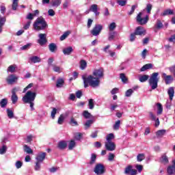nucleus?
<instances>
[{"instance_id": "1a4fd4ad", "label": "nucleus", "mask_w": 175, "mask_h": 175, "mask_svg": "<svg viewBox=\"0 0 175 175\" xmlns=\"http://www.w3.org/2000/svg\"><path fill=\"white\" fill-rule=\"evenodd\" d=\"M20 91V88H14L12 90V96L11 100L13 103V105H16L17 103V101L18 100V97L17 96V94H16V92Z\"/></svg>"}, {"instance_id": "8fccbe9b", "label": "nucleus", "mask_w": 175, "mask_h": 175, "mask_svg": "<svg viewBox=\"0 0 175 175\" xmlns=\"http://www.w3.org/2000/svg\"><path fill=\"white\" fill-rule=\"evenodd\" d=\"M169 14H173V10L170 9L166 10L161 14V16H169Z\"/></svg>"}, {"instance_id": "338daca9", "label": "nucleus", "mask_w": 175, "mask_h": 175, "mask_svg": "<svg viewBox=\"0 0 175 175\" xmlns=\"http://www.w3.org/2000/svg\"><path fill=\"white\" fill-rule=\"evenodd\" d=\"M120 79H121L122 83H126V81L128 80L126 79V77H125V74H124V73L120 74Z\"/></svg>"}, {"instance_id": "423d86ee", "label": "nucleus", "mask_w": 175, "mask_h": 175, "mask_svg": "<svg viewBox=\"0 0 175 175\" xmlns=\"http://www.w3.org/2000/svg\"><path fill=\"white\" fill-rule=\"evenodd\" d=\"M167 94L170 96V100L167 101L165 106L167 109H170V106H172V100H173V98L174 96V88L173 87L170 88L167 90Z\"/></svg>"}, {"instance_id": "37998d69", "label": "nucleus", "mask_w": 175, "mask_h": 175, "mask_svg": "<svg viewBox=\"0 0 175 175\" xmlns=\"http://www.w3.org/2000/svg\"><path fill=\"white\" fill-rule=\"evenodd\" d=\"M8 105V99L6 98H3L1 101H0V106L1 107L3 108V107H6V105Z\"/></svg>"}, {"instance_id": "2f4dec72", "label": "nucleus", "mask_w": 175, "mask_h": 175, "mask_svg": "<svg viewBox=\"0 0 175 175\" xmlns=\"http://www.w3.org/2000/svg\"><path fill=\"white\" fill-rule=\"evenodd\" d=\"M149 78L150 76L145 75L139 77V80L141 83H145V81H147Z\"/></svg>"}, {"instance_id": "4468645a", "label": "nucleus", "mask_w": 175, "mask_h": 175, "mask_svg": "<svg viewBox=\"0 0 175 175\" xmlns=\"http://www.w3.org/2000/svg\"><path fill=\"white\" fill-rule=\"evenodd\" d=\"M103 68H98L96 70H94L93 72V76L95 77H97V79H100V77H103Z\"/></svg>"}, {"instance_id": "9b49d317", "label": "nucleus", "mask_w": 175, "mask_h": 175, "mask_svg": "<svg viewBox=\"0 0 175 175\" xmlns=\"http://www.w3.org/2000/svg\"><path fill=\"white\" fill-rule=\"evenodd\" d=\"M124 174L136 175L137 174V170H133L132 165H129L124 170Z\"/></svg>"}, {"instance_id": "13d9d810", "label": "nucleus", "mask_w": 175, "mask_h": 175, "mask_svg": "<svg viewBox=\"0 0 175 175\" xmlns=\"http://www.w3.org/2000/svg\"><path fill=\"white\" fill-rule=\"evenodd\" d=\"M116 35V31H110L109 33V40L111 41L113 39H114V36Z\"/></svg>"}, {"instance_id": "79ce46f5", "label": "nucleus", "mask_w": 175, "mask_h": 175, "mask_svg": "<svg viewBox=\"0 0 175 175\" xmlns=\"http://www.w3.org/2000/svg\"><path fill=\"white\" fill-rule=\"evenodd\" d=\"M94 124V120H89L85 123V129H88L91 125Z\"/></svg>"}, {"instance_id": "6ab92c4d", "label": "nucleus", "mask_w": 175, "mask_h": 175, "mask_svg": "<svg viewBox=\"0 0 175 175\" xmlns=\"http://www.w3.org/2000/svg\"><path fill=\"white\" fill-rule=\"evenodd\" d=\"M159 73L154 72V89L157 88L158 87V81H159Z\"/></svg>"}, {"instance_id": "20e7f679", "label": "nucleus", "mask_w": 175, "mask_h": 175, "mask_svg": "<svg viewBox=\"0 0 175 175\" xmlns=\"http://www.w3.org/2000/svg\"><path fill=\"white\" fill-rule=\"evenodd\" d=\"M35 98H36V92L29 90L23 97L22 100L24 103H28V102H34Z\"/></svg>"}, {"instance_id": "0e129e2a", "label": "nucleus", "mask_w": 175, "mask_h": 175, "mask_svg": "<svg viewBox=\"0 0 175 175\" xmlns=\"http://www.w3.org/2000/svg\"><path fill=\"white\" fill-rule=\"evenodd\" d=\"M114 138V134L110 133L108 135H107V142H111L113 139Z\"/></svg>"}, {"instance_id": "680f3d73", "label": "nucleus", "mask_w": 175, "mask_h": 175, "mask_svg": "<svg viewBox=\"0 0 175 175\" xmlns=\"http://www.w3.org/2000/svg\"><path fill=\"white\" fill-rule=\"evenodd\" d=\"M81 136H83L81 133H77L75 134L74 137L75 140H80L81 139Z\"/></svg>"}, {"instance_id": "bb28decb", "label": "nucleus", "mask_w": 175, "mask_h": 175, "mask_svg": "<svg viewBox=\"0 0 175 175\" xmlns=\"http://www.w3.org/2000/svg\"><path fill=\"white\" fill-rule=\"evenodd\" d=\"M166 133V130H159L157 132H156V137H158V139H160L161 137H163L165 136V134Z\"/></svg>"}, {"instance_id": "864d4df0", "label": "nucleus", "mask_w": 175, "mask_h": 175, "mask_svg": "<svg viewBox=\"0 0 175 175\" xmlns=\"http://www.w3.org/2000/svg\"><path fill=\"white\" fill-rule=\"evenodd\" d=\"M146 157L144 156V154H139L137 156V159L138 162H142V161H144Z\"/></svg>"}, {"instance_id": "cd10ccee", "label": "nucleus", "mask_w": 175, "mask_h": 175, "mask_svg": "<svg viewBox=\"0 0 175 175\" xmlns=\"http://www.w3.org/2000/svg\"><path fill=\"white\" fill-rule=\"evenodd\" d=\"M49 49L51 53H55V51H57V44L55 43H51L49 45Z\"/></svg>"}, {"instance_id": "b1692460", "label": "nucleus", "mask_w": 175, "mask_h": 175, "mask_svg": "<svg viewBox=\"0 0 175 175\" xmlns=\"http://www.w3.org/2000/svg\"><path fill=\"white\" fill-rule=\"evenodd\" d=\"M67 146H68V144H66V142H65V141H61L57 144V148L59 150H65Z\"/></svg>"}, {"instance_id": "69168bd1", "label": "nucleus", "mask_w": 175, "mask_h": 175, "mask_svg": "<svg viewBox=\"0 0 175 175\" xmlns=\"http://www.w3.org/2000/svg\"><path fill=\"white\" fill-rule=\"evenodd\" d=\"M115 157H116V155H114V154L109 153L108 156V161H109V162H112V161H114Z\"/></svg>"}, {"instance_id": "473e14b6", "label": "nucleus", "mask_w": 175, "mask_h": 175, "mask_svg": "<svg viewBox=\"0 0 175 175\" xmlns=\"http://www.w3.org/2000/svg\"><path fill=\"white\" fill-rule=\"evenodd\" d=\"M161 162L162 163H164V165H166V163H169V159L167 158V156L166 154H163L161 158Z\"/></svg>"}, {"instance_id": "f3484780", "label": "nucleus", "mask_w": 175, "mask_h": 175, "mask_svg": "<svg viewBox=\"0 0 175 175\" xmlns=\"http://www.w3.org/2000/svg\"><path fill=\"white\" fill-rule=\"evenodd\" d=\"M157 116H161L162 115V113H163V107L162 106V104L158 103L157 105Z\"/></svg>"}, {"instance_id": "c9c22d12", "label": "nucleus", "mask_w": 175, "mask_h": 175, "mask_svg": "<svg viewBox=\"0 0 175 175\" xmlns=\"http://www.w3.org/2000/svg\"><path fill=\"white\" fill-rule=\"evenodd\" d=\"M64 79H58L57 81V84H56V87L57 88H61L64 86Z\"/></svg>"}, {"instance_id": "aec40b11", "label": "nucleus", "mask_w": 175, "mask_h": 175, "mask_svg": "<svg viewBox=\"0 0 175 175\" xmlns=\"http://www.w3.org/2000/svg\"><path fill=\"white\" fill-rule=\"evenodd\" d=\"M153 66H154L152 65V64H145L144 66H143L141 68L140 72H146V70H148L150 69H152Z\"/></svg>"}, {"instance_id": "ddd939ff", "label": "nucleus", "mask_w": 175, "mask_h": 175, "mask_svg": "<svg viewBox=\"0 0 175 175\" xmlns=\"http://www.w3.org/2000/svg\"><path fill=\"white\" fill-rule=\"evenodd\" d=\"M162 77L165 80V84H171V83H173V80H174L172 75H167L166 73H163Z\"/></svg>"}, {"instance_id": "e2e57ef3", "label": "nucleus", "mask_w": 175, "mask_h": 175, "mask_svg": "<svg viewBox=\"0 0 175 175\" xmlns=\"http://www.w3.org/2000/svg\"><path fill=\"white\" fill-rule=\"evenodd\" d=\"M163 27V24L161 23V21H157L156 23V29H161Z\"/></svg>"}, {"instance_id": "de8ad7c7", "label": "nucleus", "mask_w": 175, "mask_h": 175, "mask_svg": "<svg viewBox=\"0 0 175 175\" xmlns=\"http://www.w3.org/2000/svg\"><path fill=\"white\" fill-rule=\"evenodd\" d=\"M121 124V121L120 120H118L115 122L114 125H113V129L115 131H118L120 129V125Z\"/></svg>"}, {"instance_id": "49530a36", "label": "nucleus", "mask_w": 175, "mask_h": 175, "mask_svg": "<svg viewBox=\"0 0 175 175\" xmlns=\"http://www.w3.org/2000/svg\"><path fill=\"white\" fill-rule=\"evenodd\" d=\"M135 90L133 89H129L128 90H126V92H125V96H126L127 98H129V96H132V94H133Z\"/></svg>"}, {"instance_id": "3c124183", "label": "nucleus", "mask_w": 175, "mask_h": 175, "mask_svg": "<svg viewBox=\"0 0 175 175\" xmlns=\"http://www.w3.org/2000/svg\"><path fill=\"white\" fill-rule=\"evenodd\" d=\"M128 1L126 0H118L117 3L118 4L119 6H125L126 5V3Z\"/></svg>"}, {"instance_id": "4c0bfd02", "label": "nucleus", "mask_w": 175, "mask_h": 175, "mask_svg": "<svg viewBox=\"0 0 175 175\" xmlns=\"http://www.w3.org/2000/svg\"><path fill=\"white\" fill-rule=\"evenodd\" d=\"M116 28H117V25L116 24V23H111L109 25V29L110 32H113V31H114L116 29Z\"/></svg>"}, {"instance_id": "0eeeda50", "label": "nucleus", "mask_w": 175, "mask_h": 175, "mask_svg": "<svg viewBox=\"0 0 175 175\" xmlns=\"http://www.w3.org/2000/svg\"><path fill=\"white\" fill-rule=\"evenodd\" d=\"M103 29V25H95L94 28L90 31V33L93 36H98L102 32V30Z\"/></svg>"}, {"instance_id": "58836bf2", "label": "nucleus", "mask_w": 175, "mask_h": 175, "mask_svg": "<svg viewBox=\"0 0 175 175\" xmlns=\"http://www.w3.org/2000/svg\"><path fill=\"white\" fill-rule=\"evenodd\" d=\"M80 68L82 70H84V69L87 68V62H85V60H81Z\"/></svg>"}, {"instance_id": "e433bc0d", "label": "nucleus", "mask_w": 175, "mask_h": 175, "mask_svg": "<svg viewBox=\"0 0 175 175\" xmlns=\"http://www.w3.org/2000/svg\"><path fill=\"white\" fill-rule=\"evenodd\" d=\"M70 125L72 126H77L79 125V123H77V121L75 120V118H71L69 122Z\"/></svg>"}, {"instance_id": "c03bdc74", "label": "nucleus", "mask_w": 175, "mask_h": 175, "mask_svg": "<svg viewBox=\"0 0 175 175\" xmlns=\"http://www.w3.org/2000/svg\"><path fill=\"white\" fill-rule=\"evenodd\" d=\"M76 147V142L75 140H71L68 144V150H73Z\"/></svg>"}, {"instance_id": "c756f323", "label": "nucleus", "mask_w": 175, "mask_h": 175, "mask_svg": "<svg viewBox=\"0 0 175 175\" xmlns=\"http://www.w3.org/2000/svg\"><path fill=\"white\" fill-rule=\"evenodd\" d=\"M23 150L27 154H33V151L32 150V149L29 148V146H28L27 145H24Z\"/></svg>"}, {"instance_id": "7c9ffc66", "label": "nucleus", "mask_w": 175, "mask_h": 175, "mask_svg": "<svg viewBox=\"0 0 175 175\" xmlns=\"http://www.w3.org/2000/svg\"><path fill=\"white\" fill-rule=\"evenodd\" d=\"M149 85L151 87L152 90H154V74H152L149 80H148Z\"/></svg>"}, {"instance_id": "9d476101", "label": "nucleus", "mask_w": 175, "mask_h": 175, "mask_svg": "<svg viewBox=\"0 0 175 175\" xmlns=\"http://www.w3.org/2000/svg\"><path fill=\"white\" fill-rule=\"evenodd\" d=\"M135 33L139 36H144L147 33V31L144 27L139 26L136 28Z\"/></svg>"}, {"instance_id": "412c9836", "label": "nucleus", "mask_w": 175, "mask_h": 175, "mask_svg": "<svg viewBox=\"0 0 175 175\" xmlns=\"http://www.w3.org/2000/svg\"><path fill=\"white\" fill-rule=\"evenodd\" d=\"M90 12H93L96 16H99V12H98V5L93 4L90 6Z\"/></svg>"}, {"instance_id": "f704fd0d", "label": "nucleus", "mask_w": 175, "mask_h": 175, "mask_svg": "<svg viewBox=\"0 0 175 175\" xmlns=\"http://www.w3.org/2000/svg\"><path fill=\"white\" fill-rule=\"evenodd\" d=\"M6 151H8V146L6 145H3L0 148V155H3V154H6Z\"/></svg>"}, {"instance_id": "5701e85b", "label": "nucleus", "mask_w": 175, "mask_h": 175, "mask_svg": "<svg viewBox=\"0 0 175 175\" xmlns=\"http://www.w3.org/2000/svg\"><path fill=\"white\" fill-rule=\"evenodd\" d=\"M62 3V0H51V5L53 8H58Z\"/></svg>"}, {"instance_id": "ea45409f", "label": "nucleus", "mask_w": 175, "mask_h": 175, "mask_svg": "<svg viewBox=\"0 0 175 175\" xmlns=\"http://www.w3.org/2000/svg\"><path fill=\"white\" fill-rule=\"evenodd\" d=\"M96 161V154H92L91 158H90V165H94L95 162Z\"/></svg>"}, {"instance_id": "f8f14e48", "label": "nucleus", "mask_w": 175, "mask_h": 175, "mask_svg": "<svg viewBox=\"0 0 175 175\" xmlns=\"http://www.w3.org/2000/svg\"><path fill=\"white\" fill-rule=\"evenodd\" d=\"M16 80H18V77L14 75H10L6 78L8 84H14V83H16Z\"/></svg>"}, {"instance_id": "6e6552de", "label": "nucleus", "mask_w": 175, "mask_h": 175, "mask_svg": "<svg viewBox=\"0 0 175 175\" xmlns=\"http://www.w3.org/2000/svg\"><path fill=\"white\" fill-rule=\"evenodd\" d=\"M39 39L38 40V43L40 46H44L47 43V34L46 33H40L38 34Z\"/></svg>"}, {"instance_id": "f257e3e1", "label": "nucleus", "mask_w": 175, "mask_h": 175, "mask_svg": "<svg viewBox=\"0 0 175 175\" xmlns=\"http://www.w3.org/2000/svg\"><path fill=\"white\" fill-rule=\"evenodd\" d=\"M82 79L83 80L85 88H87V87H88V84L89 85H90V87H92L93 88L99 87V84H100V81L99 80V78H97L96 77H94L92 75H90L88 77L85 75H83Z\"/></svg>"}, {"instance_id": "39448f33", "label": "nucleus", "mask_w": 175, "mask_h": 175, "mask_svg": "<svg viewBox=\"0 0 175 175\" xmlns=\"http://www.w3.org/2000/svg\"><path fill=\"white\" fill-rule=\"evenodd\" d=\"M94 172L96 175H103L106 173V167L102 163H97L94 168Z\"/></svg>"}, {"instance_id": "5fc2aeb1", "label": "nucleus", "mask_w": 175, "mask_h": 175, "mask_svg": "<svg viewBox=\"0 0 175 175\" xmlns=\"http://www.w3.org/2000/svg\"><path fill=\"white\" fill-rule=\"evenodd\" d=\"M64 120H65V117L64 116V115H60L57 120V123L59 124V125H62V124H64Z\"/></svg>"}, {"instance_id": "4d7b16f0", "label": "nucleus", "mask_w": 175, "mask_h": 175, "mask_svg": "<svg viewBox=\"0 0 175 175\" xmlns=\"http://www.w3.org/2000/svg\"><path fill=\"white\" fill-rule=\"evenodd\" d=\"M70 33V32L69 31L65 32L62 36H61L60 40H65V39H66L68 36H69Z\"/></svg>"}, {"instance_id": "f03ea898", "label": "nucleus", "mask_w": 175, "mask_h": 175, "mask_svg": "<svg viewBox=\"0 0 175 175\" xmlns=\"http://www.w3.org/2000/svg\"><path fill=\"white\" fill-rule=\"evenodd\" d=\"M152 9V5L147 4L146 8L144 11L139 12L137 16V23H139L140 25H144L148 22V16L146 15L144 16V13L146 10L147 13H151V10Z\"/></svg>"}, {"instance_id": "4be33fe9", "label": "nucleus", "mask_w": 175, "mask_h": 175, "mask_svg": "<svg viewBox=\"0 0 175 175\" xmlns=\"http://www.w3.org/2000/svg\"><path fill=\"white\" fill-rule=\"evenodd\" d=\"M167 173L169 175H175V165H170L167 168Z\"/></svg>"}, {"instance_id": "2eb2a0df", "label": "nucleus", "mask_w": 175, "mask_h": 175, "mask_svg": "<svg viewBox=\"0 0 175 175\" xmlns=\"http://www.w3.org/2000/svg\"><path fill=\"white\" fill-rule=\"evenodd\" d=\"M105 148L108 151H114L116 150V144L113 142H107L105 143Z\"/></svg>"}, {"instance_id": "a18cd8bd", "label": "nucleus", "mask_w": 175, "mask_h": 175, "mask_svg": "<svg viewBox=\"0 0 175 175\" xmlns=\"http://www.w3.org/2000/svg\"><path fill=\"white\" fill-rule=\"evenodd\" d=\"M7 115L8 117L10 118H13L14 117V113H13V111L10 109H7Z\"/></svg>"}, {"instance_id": "09e8293b", "label": "nucleus", "mask_w": 175, "mask_h": 175, "mask_svg": "<svg viewBox=\"0 0 175 175\" xmlns=\"http://www.w3.org/2000/svg\"><path fill=\"white\" fill-rule=\"evenodd\" d=\"M137 4H135L132 5L131 11L128 12L129 16H132V14L135 13V10L137 9Z\"/></svg>"}, {"instance_id": "a878e982", "label": "nucleus", "mask_w": 175, "mask_h": 175, "mask_svg": "<svg viewBox=\"0 0 175 175\" xmlns=\"http://www.w3.org/2000/svg\"><path fill=\"white\" fill-rule=\"evenodd\" d=\"M16 69H17V65H16V64L10 65L8 68L7 72L8 73H14V72H16Z\"/></svg>"}, {"instance_id": "a19ab883", "label": "nucleus", "mask_w": 175, "mask_h": 175, "mask_svg": "<svg viewBox=\"0 0 175 175\" xmlns=\"http://www.w3.org/2000/svg\"><path fill=\"white\" fill-rule=\"evenodd\" d=\"M18 6V0H13L12 1V10H17Z\"/></svg>"}, {"instance_id": "72a5a7b5", "label": "nucleus", "mask_w": 175, "mask_h": 175, "mask_svg": "<svg viewBox=\"0 0 175 175\" xmlns=\"http://www.w3.org/2000/svg\"><path fill=\"white\" fill-rule=\"evenodd\" d=\"M88 106H89V109H90V110H92L94 109V107H95V103L94 101V99H92V98L89 99Z\"/></svg>"}, {"instance_id": "a211bd4d", "label": "nucleus", "mask_w": 175, "mask_h": 175, "mask_svg": "<svg viewBox=\"0 0 175 175\" xmlns=\"http://www.w3.org/2000/svg\"><path fill=\"white\" fill-rule=\"evenodd\" d=\"M72 53H73V47L72 46H68L63 49V54L64 55H70Z\"/></svg>"}, {"instance_id": "052dcab7", "label": "nucleus", "mask_w": 175, "mask_h": 175, "mask_svg": "<svg viewBox=\"0 0 175 175\" xmlns=\"http://www.w3.org/2000/svg\"><path fill=\"white\" fill-rule=\"evenodd\" d=\"M0 12L1 14H5V13H6V7L5 5L2 4L0 5Z\"/></svg>"}, {"instance_id": "7ed1b4c3", "label": "nucleus", "mask_w": 175, "mask_h": 175, "mask_svg": "<svg viewBox=\"0 0 175 175\" xmlns=\"http://www.w3.org/2000/svg\"><path fill=\"white\" fill-rule=\"evenodd\" d=\"M47 27V22H46V19L43 16L37 18L33 24L34 31H44Z\"/></svg>"}, {"instance_id": "bf43d9fd", "label": "nucleus", "mask_w": 175, "mask_h": 175, "mask_svg": "<svg viewBox=\"0 0 175 175\" xmlns=\"http://www.w3.org/2000/svg\"><path fill=\"white\" fill-rule=\"evenodd\" d=\"M53 71L57 72V73H61L62 72V69L59 66H53Z\"/></svg>"}, {"instance_id": "dca6fc26", "label": "nucleus", "mask_w": 175, "mask_h": 175, "mask_svg": "<svg viewBox=\"0 0 175 175\" xmlns=\"http://www.w3.org/2000/svg\"><path fill=\"white\" fill-rule=\"evenodd\" d=\"M36 159L37 162H42L43 161H44V159H46V152L38 153L37 157H36Z\"/></svg>"}, {"instance_id": "c85d7f7f", "label": "nucleus", "mask_w": 175, "mask_h": 175, "mask_svg": "<svg viewBox=\"0 0 175 175\" xmlns=\"http://www.w3.org/2000/svg\"><path fill=\"white\" fill-rule=\"evenodd\" d=\"M5 23H6V18L0 15V33H2V27L5 25Z\"/></svg>"}, {"instance_id": "774afa93", "label": "nucleus", "mask_w": 175, "mask_h": 175, "mask_svg": "<svg viewBox=\"0 0 175 175\" xmlns=\"http://www.w3.org/2000/svg\"><path fill=\"white\" fill-rule=\"evenodd\" d=\"M15 166L16 169H21V167L23 166V162L18 161L15 163Z\"/></svg>"}, {"instance_id": "603ef678", "label": "nucleus", "mask_w": 175, "mask_h": 175, "mask_svg": "<svg viewBox=\"0 0 175 175\" xmlns=\"http://www.w3.org/2000/svg\"><path fill=\"white\" fill-rule=\"evenodd\" d=\"M31 46H32V44L28 43L26 45H24L22 47H21V50H22V51L28 50V49H31Z\"/></svg>"}, {"instance_id": "6e6d98bb", "label": "nucleus", "mask_w": 175, "mask_h": 175, "mask_svg": "<svg viewBox=\"0 0 175 175\" xmlns=\"http://www.w3.org/2000/svg\"><path fill=\"white\" fill-rule=\"evenodd\" d=\"M83 116V117H85L87 119L91 118V117H92V115H91V113L90 112H88V111H84Z\"/></svg>"}, {"instance_id": "393cba45", "label": "nucleus", "mask_w": 175, "mask_h": 175, "mask_svg": "<svg viewBox=\"0 0 175 175\" xmlns=\"http://www.w3.org/2000/svg\"><path fill=\"white\" fill-rule=\"evenodd\" d=\"M29 61L33 64H38L42 61V59L38 56H32L29 57Z\"/></svg>"}]
</instances>
